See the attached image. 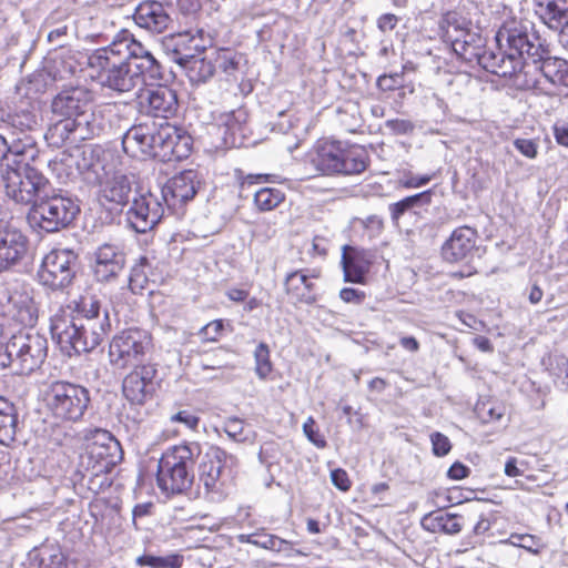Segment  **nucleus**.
<instances>
[{
	"label": "nucleus",
	"instance_id": "2",
	"mask_svg": "<svg viewBox=\"0 0 568 568\" xmlns=\"http://www.w3.org/2000/svg\"><path fill=\"white\" fill-rule=\"evenodd\" d=\"M497 49H486L481 57L483 69L501 78H508L519 90L534 88L538 80L528 78L530 63L538 62L547 51L540 37L528 20L509 19L496 33Z\"/></svg>",
	"mask_w": 568,
	"mask_h": 568
},
{
	"label": "nucleus",
	"instance_id": "12",
	"mask_svg": "<svg viewBox=\"0 0 568 568\" xmlns=\"http://www.w3.org/2000/svg\"><path fill=\"white\" fill-rule=\"evenodd\" d=\"M200 458L199 495L210 503L223 501L229 495L223 469L234 465L235 457L217 446H210L204 454L201 453Z\"/></svg>",
	"mask_w": 568,
	"mask_h": 568
},
{
	"label": "nucleus",
	"instance_id": "34",
	"mask_svg": "<svg viewBox=\"0 0 568 568\" xmlns=\"http://www.w3.org/2000/svg\"><path fill=\"white\" fill-rule=\"evenodd\" d=\"M422 524L432 531H443L449 535L458 534L463 527L460 516L443 511H433L426 515Z\"/></svg>",
	"mask_w": 568,
	"mask_h": 568
},
{
	"label": "nucleus",
	"instance_id": "24",
	"mask_svg": "<svg viewBox=\"0 0 568 568\" xmlns=\"http://www.w3.org/2000/svg\"><path fill=\"white\" fill-rule=\"evenodd\" d=\"M28 239L12 227L0 230V273L18 265L27 255Z\"/></svg>",
	"mask_w": 568,
	"mask_h": 568
},
{
	"label": "nucleus",
	"instance_id": "39",
	"mask_svg": "<svg viewBox=\"0 0 568 568\" xmlns=\"http://www.w3.org/2000/svg\"><path fill=\"white\" fill-rule=\"evenodd\" d=\"M215 71L220 69L229 79L239 70L242 55L231 49H219L212 52Z\"/></svg>",
	"mask_w": 568,
	"mask_h": 568
},
{
	"label": "nucleus",
	"instance_id": "43",
	"mask_svg": "<svg viewBox=\"0 0 568 568\" xmlns=\"http://www.w3.org/2000/svg\"><path fill=\"white\" fill-rule=\"evenodd\" d=\"M254 546L291 556L293 542L266 532H255Z\"/></svg>",
	"mask_w": 568,
	"mask_h": 568
},
{
	"label": "nucleus",
	"instance_id": "18",
	"mask_svg": "<svg viewBox=\"0 0 568 568\" xmlns=\"http://www.w3.org/2000/svg\"><path fill=\"white\" fill-rule=\"evenodd\" d=\"M173 13L172 6L148 0L138 4L133 13V20L140 28L160 34L173 29Z\"/></svg>",
	"mask_w": 568,
	"mask_h": 568
},
{
	"label": "nucleus",
	"instance_id": "41",
	"mask_svg": "<svg viewBox=\"0 0 568 568\" xmlns=\"http://www.w3.org/2000/svg\"><path fill=\"white\" fill-rule=\"evenodd\" d=\"M183 562L184 557L176 552L165 556L145 554L136 558L139 566H148L150 568H181Z\"/></svg>",
	"mask_w": 568,
	"mask_h": 568
},
{
	"label": "nucleus",
	"instance_id": "64",
	"mask_svg": "<svg viewBox=\"0 0 568 568\" xmlns=\"http://www.w3.org/2000/svg\"><path fill=\"white\" fill-rule=\"evenodd\" d=\"M554 135L558 144L568 146V124L556 123L554 125Z\"/></svg>",
	"mask_w": 568,
	"mask_h": 568
},
{
	"label": "nucleus",
	"instance_id": "62",
	"mask_svg": "<svg viewBox=\"0 0 568 568\" xmlns=\"http://www.w3.org/2000/svg\"><path fill=\"white\" fill-rule=\"evenodd\" d=\"M339 297L346 303L359 304L364 301L365 294L364 292L355 288L344 287L339 292Z\"/></svg>",
	"mask_w": 568,
	"mask_h": 568
},
{
	"label": "nucleus",
	"instance_id": "61",
	"mask_svg": "<svg viewBox=\"0 0 568 568\" xmlns=\"http://www.w3.org/2000/svg\"><path fill=\"white\" fill-rule=\"evenodd\" d=\"M479 416L485 423L499 420L503 416V410L499 407L487 406L484 404L479 409Z\"/></svg>",
	"mask_w": 568,
	"mask_h": 568
},
{
	"label": "nucleus",
	"instance_id": "32",
	"mask_svg": "<svg viewBox=\"0 0 568 568\" xmlns=\"http://www.w3.org/2000/svg\"><path fill=\"white\" fill-rule=\"evenodd\" d=\"M131 190V179L125 174L115 173L103 184L101 196L106 202L123 205L129 202Z\"/></svg>",
	"mask_w": 568,
	"mask_h": 568
},
{
	"label": "nucleus",
	"instance_id": "22",
	"mask_svg": "<svg viewBox=\"0 0 568 568\" xmlns=\"http://www.w3.org/2000/svg\"><path fill=\"white\" fill-rule=\"evenodd\" d=\"M477 231L470 226L455 229L442 246V256L446 262L467 261L476 251Z\"/></svg>",
	"mask_w": 568,
	"mask_h": 568
},
{
	"label": "nucleus",
	"instance_id": "25",
	"mask_svg": "<svg viewBox=\"0 0 568 568\" xmlns=\"http://www.w3.org/2000/svg\"><path fill=\"white\" fill-rule=\"evenodd\" d=\"M145 101L146 113L153 118L168 120L174 116L179 109L176 92L166 85L149 90Z\"/></svg>",
	"mask_w": 568,
	"mask_h": 568
},
{
	"label": "nucleus",
	"instance_id": "54",
	"mask_svg": "<svg viewBox=\"0 0 568 568\" xmlns=\"http://www.w3.org/2000/svg\"><path fill=\"white\" fill-rule=\"evenodd\" d=\"M223 329V320H214L202 327L201 334L206 341H217L221 337Z\"/></svg>",
	"mask_w": 568,
	"mask_h": 568
},
{
	"label": "nucleus",
	"instance_id": "52",
	"mask_svg": "<svg viewBox=\"0 0 568 568\" xmlns=\"http://www.w3.org/2000/svg\"><path fill=\"white\" fill-rule=\"evenodd\" d=\"M515 149L528 159H535L538 154V143L531 139H516Z\"/></svg>",
	"mask_w": 568,
	"mask_h": 568
},
{
	"label": "nucleus",
	"instance_id": "11",
	"mask_svg": "<svg viewBox=\"0 0 568 568\" xmlns=\"http://www.w3.org/2000/svg\"><path fill=\"white\" fill-rule=\"evenodd\" d=\"M44 402L55 419L75 423L83 417L88 408L90 393L79 384L57 381L45 389Z\"/></svg>",
	"mask_w": 568,
	"mask_h": 568
},
{
	"label": "nucleus",
	"instance_id": "1",
	"mask_svg": "<svg viewBox=\"0 0 568 568\" xmlns=\"http://www.w3.org/2000/svg\"><path fill=\"white\" fill-rule=\"evenodd\" d=\"M88 67L102 87L119 93L141 89L149 81L162 78L161 64L126 29L119 31L109 45L94 50L88 58Z\"/></svg>",
	"mask_w": 568,
	"mask_h": 568
},
{
	"label": "nucleus",
	"instance_id": "53",
	"mask_svg": "<svg viewBox=\"0 0 568 568\" xmlns=\"http://www.w3.org/2000/svg\"><path fill=\"white\" fill-rule=\"evenodd\" d=\"M403 74L402 73H393V74H383L377 79V85L383 91H392L400 88L403 85Z\"/></svg>",
	"mask_w": 568,
	"mask_h": 568
},
{
	"label": "nucleus",
	"instance_id": "3",
	"mask_svg": "<svg viewBox=\"0 0 568 568\" xmlns=\"http://www.w3.org/2000/svg\"><path fill=\"white\" fill-rule=\"evenodd\" d=\"M123 151L131 158L181 161L192 151V138L168 121H146L132 125L122 138Z\"/></svg>",
	"mask_w": 568,
	"mask_h": 568
},
{
	"label": "nucleus",
	"instance_id": "4",
	"mask_svg": "<svg viewBox=\"0 0 568 568\" xmlns=\"http://www.w3.org/2000/svg\"><path fill=\"white\" fill-rule=\"evenodd\" d=\"M367 151L357 144L321 140L306 154L302 180L321 175H355L368 166Z\"/></svg>",
	"mask_w": 568,
	"mask_h": 568
},
{
	"label": "nucleus",
	"instance_id": "38",
	"mask_svg": "<svg viewBox=\"0 0 568 568\" xmlns=\"http://www.w3.org/2000/svg\"><path fill=\"white\" fill-rule=\"evenodd\" d=\"M432 201V191H424L410 196H406L403 200L389 205L390 217L394 223H397L399 219L409 210L429 204Z\"/></svg>",
	"mask_w": 568,
	"mask_h": 568
},
{
	"label": "nucleus",
	"instance_id": "31",
	"mask_svg": "<svg viewBox=\"0 0 568 568\" xmlns=\"http://www.w3.org/2000/svg\"><path fill=\"white\" fill-rule=\"evenodd\" d=\"M342 266L345 282L363 283L368 264L364 256L355 247L345 245L342 254Z\"/></svg>",
	"mask_w": 568,
	"mask_h": 568
},
{
	"label": "nucleus",
	"instance_id": "48",
	"mask_svg": "<svg viewBox=\"0 0 568 568\" xmlns=\"http://www.w3.org/2000/svg\"><path fill=\"white\" fill-rule=\"evenodd\" d=\"M146 264V257H141L140 262L131 268L129 276V286L133 293L143 290L145 284L148 283V276L144 270Z\"/></svg>",
	"mask_w": 568,
	"mask_h": 568
},
{
	"label": "nucleus",
	"instance_id": "26",
	"mask_svg": "<svg viewBox=\"0 0 568 568\" xmlns=\"http://www.w3.org/2000/svg\"><path fill=\"white\" fill-rule=\"evenodd\" d=\"M8 145L9 163L13 166L23 165L33 161L38 154L37 143L32 135L23 129L20 132H9L4 135Z\"/></svg>",
	"mask_w": 568,
	"mask_h": 568
},
{
	"label": "nucleus",
	"instance_id": "55",
	"mask_svg": "<svg viewBox=\"0 0 568 568\" xmlns=\"http://www.w3.org/2000/svg\"><path fill=\"white\" fill-rule=\"evenodd\" d=\"M527 469V463L516 457H509L505 463L504 473L508 477H518L524 475Z\"/></svg>",
	"mask_w": 568,
	"mask_h": 568
},
{
	"label": "nucleus",
	"instance_id": "36",
	"mask_svg": "<svg viewBox=\"0 0 568 568\" xmlns=\"http://www.w3.org/2000/svg\"><path fill=\"white\" fill-rule=\"evenodd\" d=\"M568 64V61L554 58V57H545L538 62H531L530 64V73L532 71H539L541 75L549 81L551 84H560L562 85L564 72Z\"/></svg>",
	"mask_w": 568,
	"mask_h": 568
},
{
	"label": "nucleus",
	"instance_id": "37",
	"mask_svg": "<svg viewBox=\"0 0 568 568\" xmlns=\"http://www.w3.org/2000/svg\"><path fill=\"white\" fill-rule=\"evenodd\" d=\"M234 353L226 347H217L204 353L200 358V367L203 371H219L233 367Z\"/></svg>",
	"mask_w": 568,
	"mask_h": 568
},
{
	"label": "nucleus",
	"instance_id": "56",
	"mask_svg": "<svg viewBox=\"0 0 568 568\" xmlns=\"http://www.w3.org/2000/svg\"><path fill=\"white\" fill-rule=\"evenodd\" d=\"M172 423L184 424L190 429H195L200 423V417L190 410H180L171 416Z\"/></svg>",
	"mask_w": 568,
	"mask_h": 568
},
{
	"label": "nucleus",
	"instance_id": "17",
	"mask_svg": "<svg viewBox=\"0 0 568 568\" xmlns=\"http://www.w3.org/2000/svg\"><path fill=\"white\" fill-rule=\"evenodd\" d=\"M200 186L199 173L194 170H184L163 184L161 196L169 211L182 215L184 205L194 199Z\"/></svg>",
	"mask_w": 568,
	"mask_h": 568
},
{
	"label": "nucleus",
	"instance_id": "40",
	"mask_svg": "<svg viewBox=\"0 0 568 568\" xmlns=\"http://www.w3.org/2000/svg\"><path fill=\"white\" fill-rule=\"evenodd\" d=\"M284 199L285 194L275 187H261L254 192V204L262 212L276 209Z\"/></svg>",
	"mask_w": 568,
	"mask_h": 568
},
{
	"label": "nucleus",
	"instance_id": "20",
	"mask_svg": "<svg viewBox=\"0 0 568 568\" xmlns=\"http://www.w3.org/2000/svg\"><path fill=\"white\" fill-rule=\"evenodd\" d=\"M156 369L153 365L136 366L123 381V395L134 405H142L155 392L154 378Z\"/></svg>",
	"mask_w": 568,
	"mask_h": 568
},
{
	"label": "nucleus",
	"instance_id": "57",
	"mask_svg": "<svg viewBox=\"0 0 568 568\" xmlns=\"http://www.w3.org/2000/svg\"><path fill=\"white\" fill-rule=\"evenodd\" d=\"M12 124L13 126H21L24 131L26 129L32 130L38 125V119L32 112H21L13 116Z\"/></svg>",
	"mask_w": 568,
	"mask_h": 568
},
{
	"label": "nucleus",
	"instance_id": "33",
	"mask_svg": "<svg viewBox=\"0 0 568 568\" xmlns=\"http://www.w3.org/2000/svg\"><path fill=\"white\" fill-rule=\"evenodd\" d=\"M70 321L81 322V320H88L91 323H102L104 318L108 324L111 323L110 313L106 308L101 306V303L94 297H82L75 307V314L68 316Z\"/></svg>",
	"mask_w": 568,
	"mask_h": 568
},
{
	"label": "nucleus",
	"instance_id": "42",
	"mask_svg": "<svg viewBox=\"0 0 568 568\" xmlns=\"http://www.w3.org/2000/svg\"><path fill=\"white\" fill-rule=\"evenodd\" d=\"M40 565L43 568H74L73 564L68 561L61 548L55 545H47L40 549Z\"/></svg>",
	"mask_w": 568,
	"mask_h": 568
},
{
	"label": "nucleus",
	"instance_id": "10",
	"mask_svg": "<svg viewBox=\"0 0 568 568\" xmlns=\"http://www.w3.org/2000/svg\"><path fill=\"white\" fill-rule=\"evenodd\" d=\"M84 453L80 456V473L99 476L109 473L122 459L118 439L108 430L93 428L84 430Z\"/></svg>",
	"mask_w": 568,
	"mask_h": 568
},
{
	"label": "nucleus",
	"instance_id": "27",
	"mask_svg": "<svg viewBox=\"0 0 568 568\" xmlns=\"http://www.w3.org/2000/svg\"><path fill=\"white\" fill-rule=\"evenodd\" d=\"M536 16L554 31L568 26V0H532Z\"/></svg>",
	"mask_w": 568,
	"mask_h": 568
},
{
	"label": "nucleus",
	"instance_id": "15",
	"mask_svg": "<svg viewBox=\"0 0 568 568\" xmlns=\"http://www.w3.org/2000/svg\"><path fill=\"white\" fill-rule=\"evenodd\" d=\"M78 255L68 248H55L50 251L42 260L37 273L39 283L51 290H67L73 282L77 274Z\"/></svg>",
	"mask_w": 568,
	"mask_h": 568
},
{
	"label": "nucleus",
	"instance_id": "16",
	"mask_svg": "<svg viewBox=\"0 0 568 568\" xmlns=\"http://www.w3.org/2000/svg\"><path fill=\"white\" fill-rule=\"evenodd\" d=\"M151 344L146 332L130 328L115 335L109 346L111 364L119 368L135 365L144 356Z\"/></svg>",
	"mask_w": 568,
	"mask_h": 568
},
{
	"label": "nucleus",
	"instance_id": "30",
	"mask_svg": "<svg viewBox=\"0 0 568 568\" xmlns=\"http://www.w3.org/2000/svg\"><path fill=\"white\" fill-rule=\"evenodd\" d=\"M178 62L185 69L186 75L193 83H205L215 73L212 54L206 57L183 54Z\"/></svg>",
	"mask_w": 568,
	"mask_h": 568
},
{
	"label": "nucleus",
	"instance_id": "59",
	"mask_svg": "<svg viewBox=\"0 0 568 568\" xmlns=\"http://www.w3.org/2000/svg\"><path fill=\"white\" fill-rule=\"evenodd\" d=\"M178 7L185 18H190L192 21H195L196 14L200 10L199 0H178Z\"/></svg>",
	"mask_w": 568,
	"mask_h": 568
},
{
	"label": "nucleus",
	"instance_id": "51",
	"mask_svg": "<svg viewBox=\"0 0 568 568\" xmlns=\"http://www.w3.org/2000/svg\"><path fill=\"white\" fill-rule=\"evenodd\" d=\"M430 443L433 454L437 457L446 456L452 449L449 438L439 432H435L430 435Z\"/></svg>",
	"mask_w": 568,
	"mask_h": 568
},
{
	"label": "nucleus",
	"instance_id": "46",
	"mask_svg": "<svg viewBox=\"0 0 568 568\" xmlns=\"http://www.w3.org/2000/svg\"><path fill=\"white\" fill-rule=\"evenodd\" d=\"M549 372L556 384L568 386V358L565 355L550 357Z\"/></svg>",
	"mask_w": 568,
	"mask_h": 568
},
{
	"label": "nucleus",
	"instance_id": "19",
	"mask_svg": "<svg viewBox=\"0 0 568 568\" xmlns=\"http://www.w3.org/2000/svg\"><path fill=\"white\" fill-rule=\"evenodd\" d=\"M163 215V204L158 196L149 192L133 200L128 211V221L138 233H145L152 230Z\"/></svg>",
	"mask_w": 568,
	"mask_h": 568
},
{
	"label": "nucleus",
	"instance_id": "58",
	"mask_svg": "<svg viewBox=\"0 0 568 568\" xmlns=\"http://www.w3.org/2000/svg\"><path fill=\"white\" fill-rule=\"evenodd\" d=\"M243 428V420L236 417L229 418L224 425L225 433L234 440H240L242 438Z\"/></svg>",
	"mask_w": 568,
	"mask_h": 568
},
{
	"label": "nucleus",
	"instance_id": "21",
	"mask_svg": "<svg viewBox=\"0 0 568 568\" xmlns=\"http://www.w3.org/2000/svg\"><path fill=\"white\" fill-rule=\"evenodd\" d=\"M93 101L90 90L72 87L59 92L51 102V112L58 120L72 119L88 110Z\"/></svg>",
	"mask_w": 568,
	"mask_h": 568
},
{
	"label": "nucleus",
	"instance_id": "45",
	"mask_svg": "<svg viewBox=\"0 0 568 568\" xmlns=\"http://www.w3.org/2000/svg\"><path fill=\"white\" fill-rule=\"evenodd\" d=\"M180 36L189 38L190 42L192 43L191 48L199 52L204 51L205 48L212 42V37L210 33L201 28L199 23H195L194 28L185 29L180 33Z\"/></svg>",
	"mask_w": 568,
	"mask_h": 568
},
{
	"label": "nucleus",
	"instance_id": "8",
	"mask_svg": "<svg viewBox=\"0 0 568 568\" xmlns=\"http://www.w3.org/2000/svg\"><path fill=\"white\" fill-rule=\"evenodd\" d=\"M47 353L48 341L43 335L20 331L0 346V365L16 374L29 375L43 364Z\"/></svg>",
	"mask_w": 568,
	"mask_h": 568
},
{
	"label": "nucleus",
	"instance_id": "5",
	"mask_svg": "<svg viewBox=\"0 0 568 568\" xmlns=\"http://www.w3.org/2000/svg\"><path fill=\"white\" fill-rule=\"evenodd\" d=\"M111 328L112 324L104 318L94 325L88 320L70 321L64 312L54 314L50 320L52 338L69 356L93 351L106 338Z\"/></svg>",
	"mask_w": 568,
	"mask_h": 568
},
{
	"label": "nucleus",
	"instance_id": "14",
	"mask_svg": "<svg viewBox=\"0 0 568 568\" xmlns=\"http://www.w3.org/2000/svg\"><path fill=\"white\" fill-rule=\"evenodd\" d=\"M6 194L18 204L32 206L52 183L40 171L30 166L8 165L2 172Z\"/></svg>",
	"mask_w": 568,
	"mask_h": 568
},
{
	"label": "nucleus",
	"instance_id": "47",
	"mask_svg": "<svg viewBox=\"0 0 568 568\" xmlns=\"http://www.w3.org/2000/svg\"><path fill=\"white\" fill-rule=\"evenodd\" d=\"M242 115L241 111H231L222 113L217 119V126L220 130H223L224 139L226 140V135H233L236 131L241 129L242 124Z\"/></svg>",
	"mask_w": 568,
	"mask_h": 568
},
{
	"label": "nucleus",
	"instance_id": "9",
	"mask_svg": "<svg viewBox=\"0 0 568 568\" xmlns=\"http://www.w3.org/2000/svg\"><path fill=\"white\" fill-rule=\"evenodd\" d=\"M109 121L100 108L92 105L78 116L57 120L44 134L47 142L54 148L64 144L79 145L83 141L100 136L108 129Z\"/></svg>",
	"mask_w": 568,
	"mask_h": 568
},
{
	"label": "nucleus",
	"instance_id": "6",
	"mask_svg": "<svg viewBox=\"0 0 568 568\" xmlns=\"http://www.w3.org/2000/svg\"><path fill=\"white\" fill-rule=\"evenodd\" d=\"M80 212V206L68 192L52 184L32 206L27 221L33 230L55 233L68 227Z\"/></svg>",
	"mask_w": 568,
	"mask_h": 568
},
{
	"label": "nucleus",
	"instance_id": "28",
	"mask_svg": "<svg viewBox=\"0 0 568 568\" xmlns=\"http://www.w3.org/2000/svg\"><path fill=\"white\" fill-rule=\"evenodd\" d=\"M8 314L20 325L32 327L38 320V307L28 293L14 291L9 296Z\"/></svg>",
	"mask_w": 568,
	"mask_h": 568
},
{
	"label": "nucleus",
	"instance_id": "29",
	"mask_svg": "<svg viewBox=\"0 0 568 568\" xmlns=\"http://www.w3.org/2000/svg\"><path fill=\"white\" fill-rule=\"evenodd\" d=\"M316 273L311 275L304 271H296L290 273L285 278V290L295 303L313 304L316 302V294L314 284L310 281L311 277H317Z\"/></svg>",
	"mask_w": 568,
	"mask_h": 568
},
{
	"label": "nucleus",
	"instance_id": "7",
	"mask_svg": "<svg viewBox=\"0 0 568 568\" xmlns=\"http://www.w3.org/2000/svg\"><path fill=\"white\" fill-rule=\"evenodd\" d=\"M201 455V445L190 442L168 448L158 463L156 481L162 491L181 494L193 483L195 459Z\"/></svg>",
	"mask_w": 568,
	"mask_h": 568
},
{
	"label": "nucleus",
	"instance_id": "23",
	"mask_svg": "<svg viewBox=\"0 0 568 568\" xmlns=\"http://www.w3.org/2000/svg\"><path fill=\"white\" fill-rule=\"evenodd\" d=\"M94 276L98 282H110L125 266L123 248L116 244L104 243L95 251Z\"/></svg>",
	"mask_w": 568,
	"mask_h": 568
},
{
	"label": "nucleus",
	"instance_id": "63",
	"mask_svg": "<svg viewBox=\"0 0 568 568\" xmlns=\"http://www.w3.org/2000/svg\"><path fill=\"white\" fill-rule=\"evenodd\" d=\"M469 473L470 470L467 466L459 462H456L448 468L447 476L450 479L460 480L468 477Z\"/></svg>",
	"mask_w": 568,
	"mask_h": 568
},
{
	"label": "nucleus",
	"instance_id": "35",
	"mask_svg": "<svg viewBox=\"0 0 568 568\" xmlns=\"http://www.w3.org/2000/svg\"><path fill=\"white\" fill-rule=\"evenodd\" d=\"M18 415L12 403L0 396V444L9 446L17 434Z\"/></svg>",
	"mask_w": 568,
	"mask_h": 568
},
{
	"label": "nucleus",
	"instance_id": "60",
	"mask_svg": "<svg viewBox=\"0 0 568 568\" xmlns=\"http://www.w3.org/2000/svg\"><path fill=\"white\" fill-rule=\"evenodd\" d=\"M331 479L333 485L342 491H347L351 488V480L347 473L337 468L331 471Z\"/></svg>",
	"mask_w": 568,
	"mask_h": 568
},
{
	"label": "nucleus",
	"instance_id": "49",
	"mask_svg": "<svg viewBox=\"0 0 568 568\" xmlns=\"http://www.w3.org/2000/svg\"><path fill=\"white\" fill-rule=\"evenodd\" d=\"M303 433L317 448H325L327 446V442L324 436L315 428V419L312 416H310L303 424Z\"/></svg>",
	"mask_w": 568,
	"mask_h": 568
},
{
	"label": "nucleus",
	"instance_id": "50",
	"mask_svg": "<svg viewBox=\"0 0 568 568\" xmlns=\"http://www.w3.org/2000/svg\"><path fill=\"white\" fill-rule=\"evenodd\" d=\"M385 128L394 135H408L415 130V124L407 119H389L385 122Z\"/></svg>",
	"mask_w": 568,
	"mask_h": 568
},
{
	"label": "nucleus",
	"instance_id": "44",
	"mask_svg": "<svg viewBox=\"0 0 568 568\" xmlns=\"http://www.w3.org/2000/svg\"><path fill=\"white\" fill-rule=\"evenodd\" d=\"M255 374L260 379H266L273 371L267 344L261 342L254 351Z\"/></svg>",
	"mask_w": 568,
	"mask_h": 568
},
{
	"label": "nucleus",
	"instance_id": "13",
	"mask_svg": "<svg viewBox=\"0 0 568 568\" xmlns=\"http://www.w3.org/2000/svg\"><path fill=\"white\" fill-rule=\"evenodd\" d=\"M468 26L466 19L456 13H447L440 23L442 39L462 60L475 62L483 68L481 57L486 53L484 39Z\"/></svg>",
	"mask_w": 568,
	"mask_h": 568
}]
</instances>
